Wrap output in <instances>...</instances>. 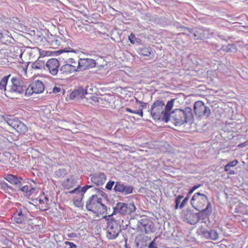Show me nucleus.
<instances>
[{
	"label": "nucleus",
	"instance_id": "obj_14",
	"mask_svg": "<svg viewBox=\"0 0 248 248\" xmlns=\"http://www.w3.org/2000/svg\"><path fill=\"white\" fill-rule=\"evenodd\" d=\"M198 232L206 239L212 240H217L219 238V234L215 229H212L203 226H201L198 229Z\"/></svg>",
	"mask_w": 248,
	"mask_h": 248
},
{
	"label": "nucleus",
	"instance_id": "obj_23",
	"mask_svg": "<svg viewBox=\"0 0 248 248\" xmlns=\"http://www.w3.org/2000/svg\"><path fill=\"white\" fill-rule=\"evenodd\" d=\"M45 61L41 60L40 58H39L32 64L31 67L34 70L43 71L45 68Z\"/></svg>",
	"mask_w": 248,
	"mask_h": 248
},
{
	"label": "nucleus",
	"instance_id": "obj_17",
	"mask_svg": "<svg viewBox=\"0 0 248 248\" xmlns=\"http://www.w3.org/2000/svg\"><path fill=\"white\" fill-rule=\"evenodd\" d=\"M89 94L87 89H84L82 87H79L70 93V98L71 99H83L86 98L85 95Z\"/></svg>",
	"mask_w": 248,
	"mask_h": 248
},
{
	"label": "nucleus",
	"instance_id": "obj_48",
	"mask_svg": "<svg viewBox=\"0 0 248 248\" xmlns=\"http://www.w3.org/2000/svg\"><path fill=\"white\" fill-rule=\"evenodd\" d=\"M35 190V188H31L30 190H28L27 196H30Z\"/></svg>",
	"mask_w": 248,
	"mask_h": 248
},
{
	"label": "nucleus",
	"instance_id": "obj_47",
	"mask_svg": "<svg viewBox=\"0 0 248 248\" xmlns=\"http://www.w3.org/2000/svg\"><path fill=\"white\" fill-rule=\"evenodd\" d=\"M79 189H80V186H78L77 188H75L74 189L69 191L68 193L70 194L76 193V192H77V191H78Z\"/></svg>",
	"mask_w": 248,
	"mask_h": 248
},
{
	"label": "nucleus",
	"instance_id": "obj_41",
	"mask_svg": "<svg viewBox=\"0 0 248 248\" xmlns=\"http://www.w3.org/2000/svg\"><path fill=\"white\" fill-rule=\"evenodd\" d=\"M94 190V191H96L97 193L100 194L101 196L103 197H107V194L102 190L99 189L97 188H93L92 189V190Z\"/></svg>",
	"mask_w": 248,
	"mask_h": 248
},
{
	"label": "nucleus",
	"instance_id": "obj_16",
	"mask_svg": "<svg viewBox=\"0 0 248 248\" xmlns=\"http://www.w3.org/2000/svg\"><path fill=\"white\" fill-rule=\"evenodd\" d=\"M60 65L59 61L55 58L48 60L46 64V66L48 68L49 73L52 76H59Z\"/></svg>",
	"mask_w": 248,
	"mask_h": 248
},
{
	"label": "nucleus",
	"instance_id": "obj_2",
	"mask_svg": "<svg viewBox=\"0 0 248 248\" xmlns=\"http://www.w3.org/2000/svg\"><path fill=\"white\" fill-rule=\"evenodd\" d=\"M136 209V207L133 202H118L113 207V213L111 216H131L133 214L135 213Z\"/></svg>",
	"mask_w": 248,
	"mask_h": 248
},
{
	"label": "nucleus",
	"instance_id": "obj_6",
	"mask_svg": "<svg viewBox=\"0 0 248 248\" xmlns=\"http://www.w3.org/2000/svg\"><path fill=\"white\" fill-rule=\"evenodd\" d=\"M75 72H78L77 62L73 58H70L60 68L59 76L62 78Z\"/></svg>",
	"mask_w": 248,
	"mask_h": 248
},
{
	"label": "nucleus",
	"instance_id": "obj_30",
	"mask_svg": "<svg viewBox=\"0 0 248 248\" xmlns=\"http://www.w3.org/2000/svg\"><path fill=\"white\" fill-rule=\"evenodd\" d=\"M128 39L132 44L140 43L141 41L140 39L136 38L135 35L132 33L130 34L128 37Z\"/></svg>",
	"mask_w": 248,
	"mask_h": 248
},
{
	"label": "nucleus",
	"instance_id": "obj_1",
	"mask_svg": "<svg viewBox=\"0 0 248 248\" xmlns=\"http://www.w3.org/2000/svg\"><path fill=\"white\" fill-rule=\"evenodd\" d=\"M194 119L192 110L189 107L184 109H175L170 114L165 113L162 118V121L165 123L172 121L175 125H182L185 123H191Z\"/></svg>",
	"mask_w": 248,
	"mask_h": 248
},
{
	"label": "nucleus",
	"instance_id": "obj_61",
	"mask_svg": "<svg viewBox=\"0 0 248 248\" xmlns=\"http://www.w3.org/2000/svg\"><path fill=\"white\" fill-rule=\"evenodd\" d=\"M76 193L77 194L78 197L79 196V191H77V192H76Z\"/></svg>",
	"mask_w": 248,
	"mask_h": 248
},
{
	"label": "nucleus",
	"instance_id": "obj_45",
	"mask_svg": "<svg viewBox=\"0 0 248 248\" xmlns=\"http://www.w3.org/2000/svg\"><path fill=\"white\" fill-rule=\"evenodd\" d=\"M0 185H1V187L3 188V189H6V188L12 189V187L11 186H9L5 182H2L0 184Z\"/></svg>",
	"mask_w": 248,
	"mask_h": 248
},
{
	"label": "nucleus",
	"instance_id": "obj_20",
	"mask_svg": "<svg viewBox=\"0 0 248 248\" xmlns=\"http://www.w3.org/2000/svg\"><path fill=\"white\" fill-rule=\"evenodd\" d=\"M4 179L11 184L16 186V187L20 188L22 185V179L21 177H18L16 175L11 174H7Z\"/></svg>",
	"mask_w": 248,
	"mask_h": 248
},
{
	"label": "nucleus",
	"instance_id": "obj_53",
	"mask_svg": "<svg viewBox=\"0 0 248 248\" xmlns=\"http://www.w3.org/2000/svg\"><path fill=\"white\" fill-rule=\"evenodd\" d=\"M112 216H111V215H110L109 216H105L104 218L108 221H108H110L111 220V219H113L112 218H111V217Z\"/></svg>",
	"mask_w": 248,
	"mask_h": 248
},
{
	"label": "nucleus",
	"instance_id": "obj_8",
	"mask_svg": "<svg viewBox=\"0 0 248 248\" xmlns=\"http://www.w3.org/2000/svg\"><path fill=\"white\" fill-rule=\"evenodd\" d=\"M107 237L108 239L112 240L117 237L121 231V225L116 220L111 219L107 222Z\"/></svg>",
	"mask_w": 248,
	"mask_h": 248
},
{
	"label": "nucleus",
	"instance_id": "obj_35",
	"mask_svg": "<svg viewBox=\"0 0 248 248\" xmlns=\"http://www.w3.org/2000/svg\"><path fill=\"white\" fill-rule=\"evenodd\" d=\"M115 182L113 181H109L106 185V188L109 190H112L113 186L115 185Z\"/></svg>",
	"mask_w": 248,
	"mask_h": 248
},
{
	"label": "nucleus",
	"instance_id": "obj_57",
	"mask_svg": "<svg viewBox=\"0 0 248 248\" xmlns=\"http://www.w3.org/2000/svg\"><path fill=\"white\" fill-rule=\"evenodd\" d=\"M65 52H75L76 51L73 50V49H71V50H68V51H64Z\"/></svg>",
	"mask_w": 248,
	"mask_h": 248
},
{
	"label": "nucleus",
	"instance_id": "obj_51",
	"mask_svg": "<svg viewBox=\"0 0 248 248\" xmlns=\"http://www.w3.org/2000/svg\"><path fill=\"white\" fill-rule=\"evenodd\" d=\"M67 236L70 238H75L77 237V234L75 233L72 232L67 234Z\"/></svg>",
	"mask_w": 248,
	"mask_h": 248
},
{
	"label": "nucleus",
	"instance_id": "obj_55",
	"mask_svg": "<svg viewBox=\"0 0 248 248\" xmlns=\"http://www.w3.org/2000/svg\"><path fill=\"white\" fill-rule=\"evenodd\" d=\"M44 199L45 200V203H47L49 201V198L47 196H44Z\"/></svg>",
	"mask_w": 248,
	"mask_h": 248
},
{
	"label": "nucleus",
	"instance_id": "obj_54",
	"mask_svg": "<svg viewBox=\"0 0 248 248\" xmlns=\"http://www.w3.org/2000/svg\"><path fill=\"white\" fill-rule=\"evenodd\" d=\"M36 200L38 201L39 202V203L40 204H42L45 203L43 199H42L41 198H37V199H36Z\"/></svg>",
	"mask_w": 248,
	"mask_h": 248
},
{
	"label": "nucleus",
	"instance_id": "obj_15",
	"mask_svg": "<svg viewBox=\"0 0 248 248\" xmlns=\"http://www.w3.org/2000/svg\"><path fill=\"white\" fill-rule=\"evenodd\" d=\"M77 63L78 72L93 68L96 64L94 60L89 58L79 59Z\"/></svg>",
	"mask_w": 248,
	"mask_h": 248
},
{
	"label": "nucleus",
	"instance_id": "obj_37",
	"mask_svg": "<svg viewBox=\"0 0 248 248\" xmlns=\"http://www.w3.org/2000/svg\"><path fill=\"white\" fill-rule=\"evenodd\" d=\"M74 204L78 207H82L83 205V203L82 202V200L77 198L74 201Z\"/></svg>",
	"mask_w": 248,
	"mask_h": 248
},
{
	"label": "nucleus",
	"instance_id": "obj_43",
	"mask_svg": "<svg viewBox=\"0 0 248 248\" xmlns=\"http://www.w3.org/2000/svg\"><path fill=\"white\" fill-rule=\"evenodd\" d=\"M64 244L67 245H69V248H77V246L74 243L69 242V241H65Z\"/></svg>",
	"mask_w": 248,
	"mask_h": 248
},
{
	"label": "nucleus",
	"instance_id": "obj_28",
	"mask_svg": "<svg viewBox=\"0 0 248 248\" xmlns=\"http://www.w3.org/2000/svg\"><path fill=\"white\" fill-rule=\"evenodd\" d=\"M93 186H89V185H86L84 186L81 187L80 189L78 190L79 191V196H77V198H78L79 199H81L82 200L85 193L87 191V190L89 188H93Z\"/></svg>",
	"mask_w": 248,
	"mask_h": 248
},
{
	"label": "nucleus",
	"instance_id": "obj_10",
	"mask_svg": "<svg viewBox=\"0 0 248 248\" xmlns=\"http://www.w3.org/2000/svg\"><path fill=\"white\" fill-rule=\"evenodd\" d=\"M181 217L185 222L190 225H195L199 222V216L193 210L186 209L182 211Z\"/></svg>",
	"mask_w": 248,
	"mask_h": 248
},
{
	"label": "nucleus",
	"instance_id": "obj_5",
	"mask_svg": "<svg viewBox=\"0 0 248 248\" xmlns=\"http://www.w3.org/2000/svg\"><path fill=\"white\" fill-rule=\"evenodd\" d=\"M100 206L104 210L107 209L106 206L102 203V198H99L96 194L92 195L86 202V209L93 213L98 211Z\"/></svg>",
	"mask_w": 248,
	"mask_h": 248
},
{
	"label": "nucleus",
	"instance_id": "obj_4",
	"mask_svg": "<svg viewBox=\"0 0 248 248\" xmlns=\"http://www.w3.org/2000/svg\"><path fill=\"white\" fill-rule=\"evenodd\" d=\"M192 207L197 210H202L206 206H212L207 196L200 192L195 193L190 201Z\"/></svg>",
	"mask_w": 248,
	"mask_h": 248
},
{
	"label": "nucleus",
	"instance_id": "obj_29",
	"mask_svg": "<svg viewBox=\"0 0 248 248\" xmlns=\"http://www.w3.org/2000/svg\"><path fill=\"white\" fill-rule=\"evenodd\" d=\"M175 101V99H171L170 100L168 101L166 105L164 106V113L167 114H170V110L171 109V108L173 107L174 102Z\"/></svg>",
	"mask_w": 248,
	"mask_h": 248
},
{
	"label": "nucleus",
	"instance_id": "obj_40",
	"mask_svg": "<svg viewBox=\"0 0 248 248\" xmlns=\"http://www.w3.org/2000/svg\"><path fill=\"white\" fill-rule=\"evenodd\" d=\"M238 163V161L236 160H234L227 164H226V168H231L235 166Z\"/></svg>",
	"mask_w": 248,
	"mask_h": 248
},
{
	"label": "nucleus",
	"instance_id": "obj_19",
	"mask_svg": "<svg viewBox=\"0 0 248 248\" xmlns=\"http://www.w3.org/2000/svg\"><path fill=\"white\" fill-rule=\"evenodd\" d=\"M139 227L142 232L148 234L153 232L154 225L151 221L148 219L141 220Z\"/></svg>",
	"mask_w": 248,
	"mask_h": 248
},
{
	"label": "nucleus",
	"instance_id": "obj_12",
	"mask_svg": "<svg viewBox=\"0 0 248 248\" xmlns=\"http://www.w3.org/2000/svg\"><path fill=\"white\" fill-rule=\"evenodd\" d=\"M4 120L8 125L14 128L19 134H24L28 130L27 126L18 119H10L8 116H6Z\"/></svg>",
	"mask_w": 248,
	"mask_h": 248
},
{
	"label": "nucleus",
	"instance_id": "obj_21",
	"mask_svg": "<svg viewBox=\"0 0 248 248\" xmlns=\"http://www.w3.org/2000/svg\"><path fill=\"white\" fill-rule=\"evenodd\" d=\"M199 211L198 213H197L199 216V220L200 219H204L206 218H208L212 212V207L210 206H206L205 208H202V210H197Z\"/></svg>",
	"mask_w": 248,
	"mask_h": 248
},
{
	"label": "nucleus",
	"instance_id": "obj_36",
	"mask_svg": "<svg viewBox=\"0 0 248 248\" xmlns=\"http://www.w3.org/2000/svg\"><path fill=\"white\" fill-rule=\"evenodd\" d=\"M89 94L88 95H89V97H86L85 99H86L87 100H89V98L90 99V102L91 103H92V102H97L98 101V98L95 96H93V95H92V94H91V93H89Z\"/></svg>",
	"mask_w": 248,
	"mask_h": 248
},
{
	"label": "nucleus",
	"instance_id": "obj_58",
	"mask_svg": "<svg viewBox=\"0 0 248 248\" xmlns=\"http://www.w3.org/2000/svg\"><path fill=\"white\" fill-rule=\"evenodd\" d=\"M3 35L2 33L0 32V40L2 38Z\"/></svg>",
	"mask_w": 248,
	"mask_h": 248
},
{
	"label": "nucleus",
	"instance_id": "obj_34",
	"mask_svg": "<svg viewBox=\"0 0 248 248\" xmlns=\"http://www.w3.org/2000/svg\"><path fill=\"white\" fill-rule=\"evenodd\" d=\"M125 110H126V111H127V112L138 114V115H140L141 117H142V116H143V112H142V109H141L140 110H133L131 108H125Z\"/></svg>",
	"mask_w": 248,
	"mask_h": 248
},
{
	"label": "nucleus",
	"instance_id": "obj_33",
	"mask_svg": "<svg viewBox=\"0 0 248 248\" xmlns=\"http://www.w3.org/2000/svg\"><path fill=\"white\" fill-rule=\"evenodd\" d=\"M55 173L58 177H63L66 174L67 171L65 169H60L56 171Z\"/></svg>",
	"mask_w": 248,
	"mask_h": 248
},
{
	"label": "nucleus",
	"instance_id": "obj_18",
	"mask_svg": "<svg viewBox=\"0 0 248 248\" xmlns=\"http://www.w3.org/2000/svg\"><path fill=\"white\" fill-rule=\"evenodd\" d=\"M107 179L106 175L103 172L96 173L91 178L92 183L97 186H101L104 184Z\"/></svg>",
	"mask_w": 248,
	"mask_h": 248
},
{
	"label": "nucleus",
	"instance_id": "obj_60",
	"mask_svg": "<svg viewBox=\"0 0 248 248\" xmlns=\"http://www.w3.org/2000/svg\"><path fill=\"white\" fill-rule=\"evenodd\" d=\"M244 146V143H241L238 145L239 147H243Z\"/></svg>",
	"mask_w": 248,
	"mask_h": 248
},
{
	"label": "nucleus",
	"instance_id": "obj_59",
	"mask_svg": "<svg viewBox=\"0 0 248 248\" xmlns=\"http://www.w3.org/2000/svg\"><path fill=\"white\" fill-rule=\"evenodd\" d=\"M189 197H190V195H188V193L187 196L185 198H187L188 200L189 199Z\"/></svg>",
	"mask_w": 248,
	"mask_h": 248
},
{
	"label": "nucleus",
	"instance_id": "obj_9",
	"mask_svg": "<svg viewBox=\"0 0 248 248\" xmlns=\"http://www.w3.org/2000/svg\"><path fill=\"white\" fill-rule=\"evenodd\" d=\"M11 81L12 84L8 87V93H14L21 94L25 92L26 86L22 80L18 78L14 77L12 78Z\"/></svg>",
	"mask_w": 248,
	"mask_h": 248
},
{
	"label": "nucleus",
	"instance_id": "obj_22",
	"mask_svg": "<svg viewBox=\"0 0 248 248\" xmlns=\"http://www.w3.org/2000/svg\"><path fill=\"white\" fill-rule=\"evenodd\" d=\"M31 85L35 93H40L44 91L45 87L44 84L39 80H37L34 82L31 83Z\"/></svg>",
	"mask_w": 248,
	"mask_h": 248
},
{
	"label": "nucleus",
	"instance_id": "obj_3",
	"mask_svg": "<svg viewBox=\"0 0 248 248\" xmlns=\"http://www.w3.org/2000/svg\"><path fill=\"white\" fill-rule=\"evenodd\" d=\"M185 34H187L190 38H193L194 40L204 39L210 38L213 34L208 29L202 28H199L191 29L188 28H185Z\"/></svg>",
	"mask_w": 248,
	"mask_h": 248
},
{
	"label": "nucleus",
	"instance_id": "obj_46",
	"mask_svg": "<svg viewBox=\"0 0 248 248\" xmlns=\"http://www.w3.org/2000/svg\"><path fill=\"white\" fill-rule=\"evenodd\" d=\"M188 199L187 198H185L181 202L180 204V208H183L185 205L186 204V203L188 202Z\"/></svg>",
	"mask_w": 248,
	"mask_h": 248
},
{
	"label": "nucleus",
	"instance_id": "obj_39",
	"mask_svg": "<svg viewBox=\"0 0 248 248\" xmlns=\"http://www.w3.org/2000/svg\"><path fill=\"white\" fill-rule=\"evenodd\" d=\"M202 186V184H199V185H195L194 186H192L190 189H189V191L188 192V195H190L191 194H192L195 190H196L197 189L200 188V187H201Z\"/></svg>",
	"mask_w": 248,
	"mask_h": 248
},
{
	"label": "nucleus",
	"instance_id": "obj_25",
	"mask_svg": "<svg viewBox=\"0 0 248 248\" xmlns=\"http://www.w3.org/2000/svg\"><path fill=\"white\" fill-rule=\"evenodd\" d=\"M137 52L139 54L144 56H149L152 50L150 47H142L138 49Z\"/></svg>",
	"mask_w": 248,
	"mask_h": 248
},
{
	"label": "nucleus",
	"instance_id": "obj_38",
	"mask_svg": "<svg viewBox=\"0 0 248 248\" xmlns=\"http://www.w3.org/2000/svg\"><path fill=\"white\" fill-rule=\"evenodd\" d=\"M157 237H155L154 240L148 245V248H157V245L155 242Z\"/></svg>",
	"mask_w": 248,
	"mask_h": 248
},
{
	"label": "nucleus",
	"instance_id": "obj_24",
	"mask_svg": "<svg viewBox=\"0 0 248 248\" xmlns=\"http://www.w3.org/2000/svg\"><path fill=\"white\" fill-rule=\"evenodd\" d=\"M26 219V216L23 213L22 210L19 209L16 212V214L15 215L14 220L18 224H21Z\"/></svg>",
	"mask_w": 248,
	"mask_h": 248
},
{
	"label": "nucleus",
	"instance_id": "obj_32",
	"mask_svg": "<svg viewBox=\"0 0 248 248\" xmlns=\"http://www.w3.org/2000/svg\"><path fill=\"white\" fill-rule=\"evenodd\" d=\"M34 90L32 88L31 84H30L28 88L26 86V90H25V94L26 96H29L32 94L34 93Z\"/></svg>",
	"mask_w": 248,
	"mask_h": 248
},
{
	"label": "nucleus",
	"instance_id": "obj_13",
	"mask_svg": "<svg viewBox=\"0 0 248 248\" xmlns=\"http://www.w3.org/2000/svg\"><path fill=\"white\" fill-rule=\"evenodd\" d=\"M194 110L196 115L199 117H208L211 114V110L206 106L202 101H197L194 105Z\"/></svg>",
	"mask_w": 248,
	"mask_h": 248
},
{
	"label": "nucleus",
	"instance_id": "obj_11",
	"mask_svg": "<svg viewBox=\"0 0 248 248\" xmlns=\"http://www.w3.org/2000/svg\"><path fill=\"white\" fill-rule=\"evenodd\" d=\"M134 187L132 185H127L120 181H116L113 187L114 191L117 194L125 196L133 192Z\"/></svg>",
	"mask_w": 248,
	"mask_h": 248
},
{
	"label": "nucleus",
	"instance_id": "obj_27",
	"mask_svg": "<svg viewBox=\"0 0 248 248\" xmlns=\"http://www.w3.org/2000/svg\"><path fill=\"white\" fill-rule=\"evenodd\" d=\"M11 76V75L4 77L0 81V89L3 90L4 92H7V89L6 88V85L8 83V79Z\"/></svg>",
	"mask_w": 248,
	"mask_h": 248
},
{
	"label": "nucleus",
	"instance_id": "obj_49",
	"mask_svg": "<svg viewBox=\"0 0 248 248\" xmlns=\"http://www.w3.org/2000/svg\"><path fill=\"white\" fill-rule=\"evenodd\" d=\"M61 91V89L59 87H55L53 89V92L55 93H59Z\"/></svg>",
	"mask_w": 248,
	"mask_h": 248
},
{
	"label": "nucleus",
	"instance_id": "obj_31",
	"mask_svg": "<svg viewBox=\"0 0 248 248\" xmlns=\"http://www.w3.org/2000/svg\"><path fill=\"white\" fill-rule=\"evenodd\" d=\"M184 198L183 195H179L175 199V209H177L178 208H180V204L181 203L182 200Z\"/></svg>",
	"mask_w": 248,
	"mask_h": 248
},
{
	"label": "nucleus",
	"instance_id": "obj_26",
	"mask_svg": "<svg viewBox=\"0 0 248 248\" xmlns=\"http://www.w3.org/2000/svg\"><path fill=\"white\" fill-rule=\"evenodd\" d=\"M76 183V181L74 179L70 178L63 182V186L65 188L69 189L75 186Z\"/></svg>",
	"mask_w": 248,
	"mask_h": 248
},
{
	"label": "nucleus",
	"instance_id": "obj_44",
	"mask_svg": "<svg viewBox=\"0 0 248 248\" xmlns=\"http://www.w3.org/2000/svg\"><path fill=\"white\" fill-rule=\"evenodd\" d=\"M29 186L27 185L21 186L20 188H19L20 190L26 193V195L27 194L28 191L29 190Z\"/></svg>",
	"mask_w": 248,
	"mask_h": 248
},
{
	"label": "nucleus",
	"instance_id": "obj_7",
	"mask_svg": "<svg viewBox=\"0 0 248 248\" xmlns=\"http://www.w3.org/2000/svg\"><path fill=\"white\" fill-rule=\"evenodd\" d=\"M164 106L165 103L162 100H156L154 102L149 110L154 120L162 121V118L164 113Z\"/></svg>",
	"mask_w": 248,
	"mask_h": 248
},
{
	"label": "nucleus",
	"instance_id": "obj_52",
	"mask_svg": "<svg viewBox=\"0 0 248 248\" xmlns=\"http://www.w3.org/2000/svg\"><path fill=\"white\" fill-rule=\"evenodd\" d=\"M138 102L141 104V107L142 108H146L147 104V103L142 102L139 101H138Z\"/></svg>",
	"mask_w": 248,
	"mask_h": 248
},
{
	"label": "nucleus",
	"instance_id": "obj_50",
	"mask_svg": "<svg viewBox=\"0 0 248 248\" xmlns=\"http://www.w3.org/2000/svg\"><path fill=\"white\" fill-rule=\"evenodd\" d=\"M224 170L226 172H229V173L230 174H234V171L232 172L231 171L230 168H226V165L225 166Z\"/></svg>",
	"mask_w": 248,
	"mask_h": 248
},
{
	"label": "nucleus",
	"instance_id": "obj_56",
	"mask_svg": "<svg viewBox=\"0 0 248 248\" xmlns=\"http://www.w3.org/2000/svg\"><path fill=\"white\" fill-rule=\"evenodd\" d=\"M140 244L139 242H136V248H142L141 247L140 248Z\"/></svg>",
	"mask_w": 248,
	"mask_h": 248
},
{
	"label": "nucleus",
	"instance_id": "obj_42",
	"mask_svg": "<svg viewBox=\"0 0 248 248\" xmlns=\"http://www.w3.org/2000/svg\"><path fill=\"white\" fill-rule=\"evenodd\" d=\"M39 209L42 211H46L48 209V203H44L41 204V206L39 207Z\"/></svg>",
	"mask_w": 248,
	"mask_h": 248
}]
</instances>
